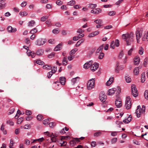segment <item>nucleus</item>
<instances>
[{"instance_id":"1","label":"nucleus","mask_w":148,"mask_h":148,"mask_svg":"<svg viewBox=\"0 0 148 148\" xmlns=\"http://www.w3.org/2000/svg\"><path fill=\"white\" fill-rule=\"evenodd\" d=\"M134 36L133 33L131 32L130 34H123L122 37L123 39H125L127 45L128 46L131 45L134 42Z\"/></svg>"},{"instance_id":"2","label":"nucleus","mask_w":148,"mask_h":148,"mask_svg":"<svg viewBox=\"0 0 148 148\" xmlns=\"http://www.w3.org/2000/svg\"><path fill=\"white\" fill-rule=\"evenodd\" d=\"M95 78H92L89 80L87 83V88L88 90H90L95 87Z\"/></svg>"},{"instance_id":"3","label":"nucleus","mask_w":148,"mask_h":148,"mask_svg":"<svg viewBox=\"0 0 148 148\" xmlns=\"http://www.w3.org/2000/svg\"><path fill=\"white\" fill-rule=\"evenodd\" d=\"M46 42L47 40L45 39L40 38L36 40L35 41V44L37 46H42L46 43Z\"/></svg>"},{"instance_id":"4","label":"nucleus","mask_w":148,"mask_h":148,"mask_svg":"<svg viewBox=\"0 0 148 148\" xmlns=\"http://www.w3.org/2000/svg\"><path fill=\"white\" fill-rule=\"evenodd\" d=\"M131 100L129 96H127L126 98L125 107L127 109H129L131 108L132 103L131 102Z\"/></svg>"},{"instance_id":"5","label":"nucleus","mask_w":148,"mask_h":148,"mask_svg":"<svg viewBox=\"0 0 148 148\" xmlns=\"http://www.w3.org/2000/svg\"><path fill=\"white\" fill-rule=\"evenodd\" d=\"M132 93L134 97H136L138 96V91L136 88V86L134 84H132L131 86Z\"/></svg>"},{"instance_id":"6","label":"nucleus","mask_w":148,"mask_h":148,"mask_svg":"<svg viewBox=\"0 0 148 148\" xmlns=\"http://www.w3.org/2000/svg\"><path fill=\"white\" fill-rule=\"evenodd\" d=\"M142 33L143 31L139 29H137L136 32V37L138 43L139 42V39L142 36Z\"/></svg>"},{"instance_id":"7","label":"nucleus","mask_w":148,"mask_h":148,"mask_svg":"<svg viewBox=\"0 0 148 148\" xmlns=\"http://www.w3.org/2000/svg\"><path fill=\"white\" fill-rule=\"evenodd\" d=\"M99 67V64L97 63H95L91 65L90 69L92 72H94L97 70Z\"/></svg>"},{"instance_id":"8","label":"nucleus","mask_w":148,"mask_h":148,"mask_svg":"<svg viewBox=\"0 0 148 148\" xmlns=\"http://www.w3.org/2000/svg\"><path fill=\"white\" fill-rule=\"evenodd\" d=\"M93 63L92 60L87 62L84 65V68L85 69H87L91 66Z\"/></svg>"},{"instance_id":"9","label":"nucleus","mask_w":148,"mask_h":148,"mask_svg":"<svg viewBox=\"0 0 148 148\" xmlns=\"http://www.w3.org/2000/svg\"><path fill=\"white\" fill-rule=\"evenodd\" d=\"M101 9L99 8L93 9L92 10L90 11L91 13L95 14H98L101 13Z\"/></svg>"},{"instance_id":"10","label":"nucleus","mask_w":148,"mask_h":148,"mask_svg":"<svg viewBox=\"0 0 148 148\" xmlns=\"http://www.w3.org/2000/svg\"><path fill=\"white\" fill-rule=\"evenodd\" d=\"M106 96L103 93H100L99 94V99L102 102H104L106 99Z\"/></svg>"},{"instance_id":"11","label":"nucleus","mask_w":148,"mask_h":148,"mask_svg":"<svg viewBox=\"0 0 148 148\" xmlns=\"http://www.w3.org/2000/svg\"><path fill=\"white\" fill-rule=\"evenodd\" d=\"M8 32H9L14 33L16 31V29L15 28H13L10 26H8L7 28Z\"/></svg>"},{"instance_id":"12","label":"nucleus","mask_w":148,"mask_h":148,"mask_svg":"<svg viewBox=\"0 0 148 148\" xmlns=\"http://www.w3.org/2000/svg\"><path fill=\"white\" fill-rule=\"evenodd\" d=\"M115 104L117 108H120L122 105L121 101L120 99H116L115 101Z\"/></svg>"},{"instance_id":"13","label":"nucleus","mask_w":148,"mask_h":148,"mask_svg":"<svg viewBox=\"0 0 148 148\" xmlns=\"http://www.w3.org/2000/svg\"><path fill=\"white\" fill-rule=\"evenodd\" d=\"M80 78L79 77H77L72 79L71 81L72 84L74 85L76 83H77L79 81Z\"/></svg>"},{"instance_id":"14","label":"nucleus","mask_w":148,"mask_h":148,"mask_svg":"<svg viewBox=\"0 0 148 148\" xmlns=\"http://www.w3.org/2000/svg\"><path fill=\"white\" fill-rule=\"evenodd\" d=\"M140 58L138 56H136L134 59V64L135 65H138L140 63Z\"/></svg>"},{"instance_id":"15","label":"nucleus","mask_w":148,"mask_h":148,"mask_svg":"<svg viewBox=\"0 0 148 148\" xmlns=\"http://www.w3.org/2000/svg\"><path fill=\"white\" fill-rule=\"evenodd\" d=\"M27 53L28 56H31L32 58H34L36 55V53L33 51H31L30 50L27 51Z\"/></svg>"},{"instance_id":"16","label":"nucleus","mask_w":148,"mask_h":148,"mask_svg":"<svg viewBox=\"0 0 148 148\" xmlns=\"http://www.w3.org/2000/svg\"><path fill=\"white\" fill-rule=\"evenodd\" d=\"M116 90V89L115 88L109 89L108 92V95H112L114 93Z\"/></svg>"},{"instance_id":"17","label":"nucleus","mask_w":148,"mask_h":148,"mask_svg":"<svg viewBox=\"0 0 148 148\" xmlns=\"http://www.w3.org/2000/svg\"><path fill=\"white\" fill-rule=\"evenodd\" d=\"M84 36V34H79L77 36H74L73 38V40L74 41H76L78 40L79 39L82 38Z\"/></svg>"},{"instance_id":"18","label":"nucleus","mask_w":148,"mask_h":148,"mask_svg":"<svg viewBox=\"0 0 148 148\" xmlns=\"http://www.w3.org/2000/svg\"><path fill=\"white\" fill-rule=\"evenodd\" d=\"M60 83L62 85H64L66 82V78L65 77H62L60 78Z\"/></svg>"},{"instance_id":"19","label":"nucleus","mask_w":148,"mask_h":148,"mask_svg":"<svg viewBox=\"0 0 148 148\" xmlns=\"http://www.w3.org/2000/svg\"><path fill=\"white\" fill-rule=\"evenodd\" d=\"M44 53V51L41 49H38L36 52V54L38 56H40L42 55Z\"/></svg>"},{"instance_id":"20","label":"nucleus","mask_w":148,"mask_h":148,"mask_svg":"<svg viewBox=\"0 0 148 148\" xmlns=\"http://www.w3.org/2000/svg\"><path fill=\"white\" fill-rule=\"evenodd\" d=\"M113 77H110L109 80L106 82V84L107 86H109L113 82Z\"/></svg>"},{"instance_id":"21","label":"nucleus","mask_w":148,"mask_h":148,"mask_svg":"<svg viewBox=\"0 0 148 148\" xmlns=\"http://www.w3.org/2000/svg\"><path fill=\"white\" fill-rule=\"evenodd\" d=\"M142 112H143V110H142L141 109H140L138 110H136V113L137 114V116L138 118H139L140 117V115Z\"/></svg>"},{"instance_id":"22","label":"nucleus","mask_w":148,"mask_h":148,"mask_svg":"<svg viewBox=\"0 0 148 148\" xmlns=\"http://www.w3.org/2000/svg\"><path fill=\"white\" fill-rule=\"evenodd\" d=\"M139 67H137L135 68L134 70V74L135 75H138L139 73Z\"/></svg>"},{"instance_id":"23","label":"nucleus","mask_w":148,"mask_h":148,"mask_svg":"<svg viewBox=\"0 0 148 148\" xmlns=\"http://www.w3.org/2000/svg\"><path fill=\"white\" fill-rule=\"evenodd\" d=\"M62 45V43H61L57 45L54 49V51H57L60 50V47Z\"/></svg>"},{"instance_id":"24","label":"nucleus","mask_w":148,"mask_h":148,"mask_svg":"<svg viewBox=\"0 0 148 148\" xmlns=\"http://www.w3.org/2000/svg\"><path fill=\"white\" fill-rule=\"evenodd\" d=\"M103 45H102L101 46H100L97 49L96 51V53H101V52L102 51V50H103Z\"/></svg>"},{"instance_id":"25","label":"nucleus","mask_w":148,"mask_h":148,"mask_svg":"<svg viewBox=\"0 0 148 148\" xmlns=\"http://www.w3.org/2000/svg\"><path fill=\"white\" fill-rule=\"evenodd\" d=\"M84 41V39H82L79 41H78L75 45V46L76 47H79V45L82 43Z\"/></svg>"},{"instance_id":"26","label":"nucleus","mask_w":148,"mask_h":148,"mask_svg":"<svg viewBox=\"0 0 148 148\" xmlns=\"http://www.w3.org/2000/svg\"><path fill=\"white\" fill-rule=\"evenodd\" d=\"M36 118L38 121H40L42 120L44 118L42 115L39 114L37 116Z\"/></svg>"},{"instance_id":"27","label":"nucleus","mask_w":148,"mask_h":148,"mask_svg":"<svg viewBox=\"0 0 148 148\" xmlns=\"http://www.w3.org/2000/svg\"><path fill=\"white\" fill-rule=\"evenodd\" d=\"M68 62L66 57H64L62 61V64L63 65H66Z\"/></svg>"},{"instance_id":"28","label":"nucleus","mask_w":148,"mask_h":148,"mask_svg":"<svg viewBox=\"0 0 148 148\" xmlns=\"http://www.w3.org/2000/svg\"><path fill=\"white\" fill-rule=\"evenodd\" d=\"M145 81V73H143L141 74V82L144 83Z\"/></svg>"},{"instance_id":"29","label":"nucleus","mask_w":148,"mask_h":148,"mask_svg":"<svg viewBox=\"0 0 148 148\" xmlns=\"http://www.w3.org/2000/svg\"><path fill=\"white\" fill-rule=\"evenodd\" d=\"M35 23V22L34 21L32 20L31 21L29 22L28 23V26L29 27H32L34 26Z\"/></svg>"},{"instance_id":"30","label":"nucleus","mask_w":148,"mask_h":148,"mask_svg":"<svg viewBox=\"0 0 148 148\" xmlns=\"http://www.w3.org/2000/svg\"><path fill=\"white\" fill-rule=\"evenodd\" d=\"M144 51V49L141 47H140L138 51V53L140 55H142L143 54Z\"/></svg>"},{"instance_id":"31","label":"nucleus","mask_w":148,"mask_h":148,"mask_svg":"<svg viewBox=\"0 0 148 148\" xmlns=\"http://www.w3.org/2000/svg\"><path fill=\"white\" fill-rule=\"evenodd\" d=\"M44 69H47V70H50L52 68V67H51V65H45L44 66L42 67Z\"/></svg>"},{"instance_id":"32","label":"nucleus","mask_w":148,"mask_h":148,"mask_svg":"<svg viewBox=\"0 0 148 148\" xmlns=\"http://www.w3.org/2000/svg\"><path fill=\"white\" fill-rule=\"evenodd\" d=\"M94 22L97 24H101L103 23V21L101 19H97L95 20Z\"/></svg>"},{"instance_id":"33","label":"nucleus","mask_w":148,"mask_h":148,"mask_svg":"<svg viewBox=\"0 0 148 148\" xmlns=\"http://www.w3.org/2000/svg\"><path fill=\"white\" fill-rule=\"evenodd\" d=\"M97 5L96 4L91 3L89 4L88 8H90L93 9L97 7Z\"/></svg>"},{"instance_id":"34","label":"nucleus","mask_w":148,"mask_h":148,"mask_svg":"<svg viewBox=\"0 0 148 148\" xmlns=\"http://www.w3.org/2000/svg\"><path fill=\"white\" fill-rule=\"evenodd\" d=\"M131 117H129L127 119L123 120V122L125 123H128L131 121Z\"/></svg>"},{"instance_id":"35","label":"nucleus","mask_w":148,"mask_h":148,"mask_svg":"<svg viewBox=\"0 0 148 148\" xmlns=\"http://www.w3.org/2000/svg\"><path fill=\"white\" fill-rule=\"evenodd\" d=\"M77 49L76 48H75L72 50L69 53L70 55H72L73 54H75L76 51H77Z\"/></svg>"},{"instance_id":"36","label":"nucleus","mask_w":148,"mask_h":148,"mask_svg":"<svg viewBox=\"0 0 148 148\" xmlns=\"http://www.w3.org/2000/svg\"><path fill=\"white\" fill-rule=\"evenodd\" d=\"M102 134L101 131H98L97 132L95 133L94 134V136H95L98 137L101 135Z\"/></svg>"},{"instance_id":"37","label":"nucleus","mask_w":148,"mask_h":148,"mask_svg":"<svg viewBox=\"0 0 148 148\" xmlns=\"http://www.w3.org/2000/svg\"><path fill=\"white\" fill-rule=\"evenodd\" d=\"M51 141L52 142H55L57 140V139L56 136L54 135H51Z\"/></svg>"},{"instance_id":"38","label":"nucleus","mask_w":148,"mask_h":148,"mask_svg":"<svg viewBox=\"0 0 148 148\" xmlns=\"http://www.w3.org/2000/svg\"><path fill=\"white\" fill-rule=\"evenodd\" d=\"M49 119H48L44 120L43 121V123L45 125L48 124L49 122L50 121Z\"/></svg>"},{"instance_id":"39","label":"nucleus","mask_w":148,"mask_h":148,"mask_svg":"<svg viewBox=\"0 0 148 148\" xmlns=\"http://www.w3.org/2000/svg\"><path fill=\"white\" fill-rule=\"evenodd\" d=\"M38 32L37 29L36 28L32 29L30 32V33L31 34H34V33H36Z\"/></svg>"},{"instance_id":"40","label":"nucleus","mask_w":148,"mask_h":148,"mask_svg":"<svg viewBox=\"0 0 148 148\" xmlns=\"http://www.w3.org/2000/svg\"><path fill=\"white\" fill-rule=\"evenodd\" d=\"M119 63H117L116 64V67L115 68V71L116 72L118 73L120 71V69L119 67Z\"/></svg>"},{"instance_id":"41","label":"nucleus","mask_w":148,"mask_h":148,"mask_svg":"<svg viewBox=\"0 0 148 148\" xmlns=\"http://www.w3.org/2000/svg\"><path fill=\"white\" fill-rule=\"evenodd\" d=\"M43 138H39L35 140H32V141L31 142L32 143H35L36 141H41L43 140Z\"/></svg>"},{"instance_id":"42","label":"nucleus","mask_w":148,"mask_h":148,"mask_svg":"<svg viewBox=\"0 0 148 148\" xmlns=\"http://www.w3.org/2000/svg\"><path fill=\"white\" fill-rule=\"evenodd\" d=\"M15 109L13 107H11L10 108L9 110V112L8 113V115H10L12 114L14 111Z\"/></svg>"},{"instance_id":"43","label":"nucleus","mask_w":148,"mask_h":148,"mask_svg":"<svg viewBox=\"0 0 148 148\" xmlns=\"http://www.w3.org/2000/svg\"><path fill=\"white\" fill-rule=\"evenodd\" d=\"M60 32V30L58 29H55L52 30L53 33L55 34H58Z\"/></svg>"},{"instance_id":"44","label":"nucleus","mask_w":148,"mask_h":148,"mask_svg":"<svg viewBox=\"0 0 148 148\" xmlns=\"http://www.w3.org/2000/svg\"><path fill=\"white\" fill-rule=\"evenodd\" d=\"M144 96L145 98L146 99H148V90H146L144 92Z\"/></svg>"},{"instance_id":"45","label":"nucleus","mask_w":148,"mask_h":148,"mask_svg":"<svg viewBox=\"0 0 148 148\" xmlns=\"http://www.w3.org/2000/svg\"><path fill=\"white\" fill-rule=\"evenodd\" d=\"M19 14L21 16H26L27 14V12H21L19 13Z\"/></svg>"},{"instance_id":"46","label":"nucleus","mask_w":148,"mask_h":148,"mask_svg":"<svg viewBox=\"0 0 148 148\" xmlns=\"http://www.w3.org/2000/svg\"><path fill=\"white\" fill-rule=\"evenodd\" d=\"M48 16H43L41 18L40 20L42 21H44L48 19Z\"/></svg>"},{"instance_id":"47","label":"nucleus","mask_w":148,"mask_h":148,"mask_svg":"<svg viewBox=\"0 0 148 148\" xmlns=\"http://www.w3.org/2000/svg\"><path fill=\"white\" fill-rule=\"evenodd\" d=\"M148 62V58H145L144 62H143V65L145 67H146L147 64Z\"/></svg>"},{"instance_id":"48","label":"nucleus","mask_w":148,"mask_h":148,"mask_svg":"<svg viewBox=\"0 0 148 148\" xmlns=\"http://www.w3.org/2000/svg\"><path fill=\"white\" fill-rule=\"evenodd\" d=\"M49 125L50 127L53 128L56 126V124L54 122H52L50 123Z\"/></svg>"},{"instance_id":"49","label":"nucleus","mask_w":148,"mask_h":148,"mask_svg":"<svg viewBox=\"0 0 148 148\" xmlns=\"http://www.w3.org/2000/svg\"><path fill=\"white\" fill-rule=\"evenodd\" d=\"M69 5H73L75 4V1L74 0H71L69 3Z\"/></svg>"},{"instance_id":"50","label":"nucleus","mask_w":148,"mask_h":148,"mask_svg":"<svg viewBox=\"0 0 148 148\" xmlns=\"http://www.w3.org/2000/svg\"><path fill=\"white\" fill-rule=\"evenodd\" d=\"M23 118L22 117L20 118H19L18 120L17 121V123L18 124H20L22 122V121H23Z\"/></svg>"},{"instance_id":"51","label":"nucleus","mask_w":148,"mask_h":148,"mask_svg":"<svg viewBox=\"0 0 148 148\" xmlns=\"http://www.w3.org/2000/svg\"><path fill=\"white\" fill-rule=\"evenodd\" d=\"M14 144V143L13 140L12 139H11L10 140V144L9 146L10 148H13L12 147L13 146Z\"/></svg>"},{"instance_id":"52","label":"nucleus","mask_w":148,"mask_h":148,"mask_svg":"<svg viewBox=\"0 0 148 148\" xmlns=\"http://www.w3.org/2000/svg\"><path fill=\"white\" fill-rule=\"evenodd\" d=\"M115 43L114 42V41H112L110 45V47L112 49H114L115 47Z\"/></svg>"},{"instance_id":"53","label":"nucleus","mask_w":148,"mask_h":148,"mask_svg":"<svg viewBox=\"0 0 148 148\" xmlns=\"http://www.w3.org/2000/svg\"><path fill=\"white\" fill-rule=\"evenodd\" d=\"M53 73H52V72L51 71H50L48 73L47 75V77L49 78H50L51 76L53 75Z\"/></svg>"},{"instance_id":"54","label":"nucleus","mask_w":148,"mask_h":148,"mask_svg":"<svg viewBox=\"0 0 148 148\" xmlns=\"http://www.w3.org/2000/svg\"><path fill=\"white\" fill-rule=\"evenodd\" d=\"M31 126L29 124H27L25 125L24 126V128L25 129H28L30 128Z\"/></svg>"},{"instance_id":"55","label":"nucleus","mask_w":148,"mask_h":148,"mask_svg":"<svg viewBox=\"0 0 148 148\" xmlns=\"http://www.w3.org/2000/svg\"><path fill=\"white\" fill-rule=\"evenodd\" d=\"M104 53H100L99 55V56L98 58L99 59H102L104 56Z\"/></svg>"},{"instance_id":"56","label":"nucleus","mask_w":148,"mask_h":148,"mask_svg":"<svg viewBox=\"0 0 148 148\" xmlns=\"http://www.w3.org/2000/svg\"><path fill=\"white\" fill-rule=\"evenodd\" d=\"M55 53H54L52 52L48 55V57L49 58H51L55 56Z\"/></svg>"},{"instance_id":"57","label":"nucleus","mask_w":148,"mask_h":148,"mask_svg":"<svg viewBox=\"0 0 148 148\" xmlns=\"http://www.w3.org/2000/svg\"><path fill=\"white\" fill-rule=\"evenodd\" d=\"M56 3L57 5H60L62 4L63 2L60 0H58L56 1Z\"/></svg>"},{"instance_id":"58","label":"nucleus","mask_w":148,"mask_h":148,"mask_svg":"<svg viewBox=\"0 0 148 148\" xmlns=\"http://www.w3.org/2000/svg\"><path fill=\"white\" fill-rule=\"evenodd\" d=\"M36 62L37 64L40 65H42L44 63L43 62L40 60H36Z\"/></svg>"},{"instance_id":"59","label":"nucleus","mask_w":148,"mask_h":148,"mask_svg":"<svg viewBox=\"0 0 148 148\" xmlns=\"http://www.w3.org/2000/svg\"><path fill=\"white\" fill-rule=\"evenodd\" d=\"M6 123L8 124H9L11 125H14V123L12 121L10 120H8L7 121Z\"/></svg>"},{"instance_id":"60","label":"nucleus","mask_w":148,"mask_h":148,"mask_svg":"<svg viewBox=\"0 0 148 148\" xmlns=\"http://www.w3.org/2000/svg\"><path fill=\"white\" fill-rule=\"evenodd\" d=\"M49 43L51 44H53L55 43V41L54 39H50L48 41Z\"/></svg>"},{"instance_id":"61","label":"nucleus","mask_w":148,"mask_h":148,"mask_svg":"<svg viewBox=\"0 0 148 148\" xmlns=\"http://www.w3.org/2000/svg\"><path fill=\"white\" fill-rule=\"evenodd\" d=\"M117 140V138H114L112 139L111 141V143L112 144L115 143Z\"/></svg>"},{"instance_id":"62","label":"nucleus","mask_w":148,"mask_h":148,"mask_svg":"<svg viewBox=\"0 0 148 148\" xmlns=\"http://www.w3.org/2000/svg\"><path fill=\"white\" fill-rule=\"evenodd\" d=\"M115 14V12L113 11H110L108 13V15L110 16H113Z\"/></svg>"},{"instance_id":"63","label":"nucleus","mask_w":148,"mask_h":148,"mask_svg":"<svg viewBox=\"0 0 148 148\" xmlns=\"http://www.w3.org/2000/svg\"><path fill=\"white\" fill-rule=\"evenodd\" d=\"M125 79L126 82L127 83H129L131 81V78L129 77H126Z\"/></svg>"},{"instance_id":"64","label":"nucleus","mask_w":148,"mask_h":148,"mask_svg":"<svg viewBox=\"0 0 148 148\" xmlns=\"http://www.w3.org/2000/svg\"><path fill=\"white\" fill-rule=\"evenodd\" d=\"M32 112L29 110H27L25 111V114L26 115H30L32 114Z\"/></svg>"}]
</instances>
